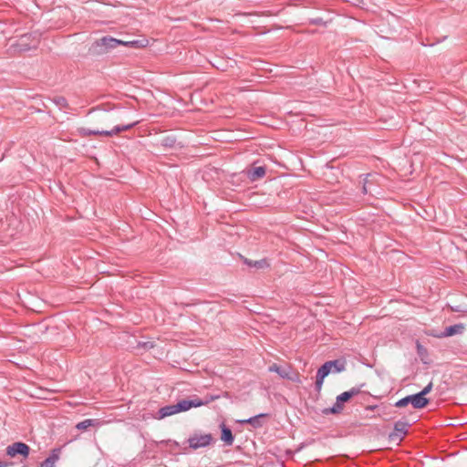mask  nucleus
<instances>
[{
	"mask_svg": "<svg viewBox=\"0 0 467 467\" xmlns=\"http://www.w3.org/2000/svg\"><path fill=\"white\" fill-rule=\"evenodd\" d=\"M60 448H55L51 451L50 455L40 463L39 467H55L60 458Z\"/></svg>",
	"mask_w": 467,
	"mask_h": 467,
	"instance_id": "9b49d317",
	"label": "nucleus"
},
{
	"mask_svg": "<svg viewBox=\"0 0 467 467\" xmlns=\"http://www.w3.org/2000/svg\"><path fill=\"white\" fill-rule=\"evenodd\" d=\"M432 386V382H430L421 391L418 392L417 395L421 399H426L425 396L431 391Z\"/></svg>",
	"mask_w": 467,
	"mask_h": 467,
	"instance_id": "a878e982",
	"label": "nucleus"
},
{
	"mask_svg": "<svg viewBox=\"0 0 467 467\" xmlns=\"http://www.w3.org/2000/svg\"><path fill=\"white\" fill-rule=\"evenodd\" d=\"M120 45L136 48L145 47L144 40L122 41L112 36H106L94 41L90 46L88 52L92 56H101Z\"/></svg>",
	"mask_w": 467,
	"mask_h": 467,
	"instance_id": "f257e3e1",
	"label": "nucleus"
},
{
	"mask_svg": "<svg viewBox=\"0 0 467 467\" xmlns=\"http://www.w3.org/2000/svg\"><path fill=\"white\" fill-rule=\"evenodd\" d=\"M99 424V421L98 420H94V419H87V420H84L80 422H78L77 425H76V428L79 431H86L88 428L91 427V426H95V425H98Z\"/></svg>",
	"mask_w": 467,
	"mask_h": 467,
	"instance_id": "aec40b11",
	"label": "nucleus"
},
{
	"mask_svg": "<svg viewBox=\"0 0 467 467\" xmlns=\"http://www.w3.org/2000/svg\"><path fill=\"white\" fill-rule=\"evenodd\" d=\"M268 370L270 372H275L279 375L280 378L282 379H293L291 374H292V368L290 366L288 365H285V366H279L275 363L272 364L269 368H268Z\"/></svg>",
	"mask_w": 467,
	"mask_h": 467,
	"instance_id": "9d476101",
	"label": "nucleus"
},
{
	"mask_svg": "<svg viewBox=\"0 0 467 467\" xmlns=\"http://www.w3.org/2000/svg\"><path fill=\"white\" fill-rule=\"evenodd\" d=\"M410 424L406 421L398 420L394 423L393 431L389 434V441L400 443L408 433Z\"/></svg>",
	"mask_w": 467,
	"mask_h": 467,
	"instance_id": "39448f33",
	"label": "nucleus"
},
{
	"mask_svg": "<svg viewBox=\"0 0 467 467\" xmlns=\"http://www.w3.org/2000/svg\"><path fill=\"white\" fill-rule=\"evenodd\" d=\"M176 410L178 412L187 411L192 408H197L202 406L201 399L194 398L192 400H182L176 404Z\"/></svg>",
	"mask_w": 467,
	"mask_h": 467,
	"instance_id": "1a4fd4ad",
	"label": "nucleus"
},
{
	"mask_svg": "<svg viewBox=\"0 0 467 467\" xmlns=\"http://www.w3.org/2000/svg\"><path fill=\"white\" fill-rule=\"evenodd\" d=\"M221 440L228 446H231L234 443V436L230 428L225 426L224 424L221 425Z\"/></svg>",
	"mask_w": 467,
	"mask_h": 467,
	"instance_id": "4468645a",
	"label": "nucleus"
},
{
	"mask_svg": "<svg viewBox=\"0 0 467 467\" xmlns=\"http://www.w3.org/2000/svg\"><path fill=\"white\" fill-rule=\"evenodd\" d=\"M265 172L266 169L265 166H258L248 169L246 175L251 182H255L262 179L265 175Z\"/></svg>",
	"mask_w": 467,
	"mask_h": 467,
	"instance_id": "f8f14e48",
	"label": "nucleus"
},
{
	"mask_svg": "<svg viewBox=\"0 0 467 467\" xmlns=\"http://www.w3.org/2000/svg\"><path fill=\"white\" fill-rule=\"evenodd\" d=\"M269 414L267 413H260L258 415L250 417L248 418L249 424L254 429L261 428L263 426L262 419L267 418Z\"/></svg>",
	"mask_w": 467,
	"mask_h": 467,
	"instance_id": "f3484780",
	"label": "nucleus"
},
{
	"mask_svg": "<svg viewBox=\"0 0 467 467\" xmlns=\"http://www.w3.org/2000/svg\"><path fill=\"white\" fill-rule=\"evenodd\" d=\"M238 422L241 423V424H249L248 419L240 420H238Z\"/></svg>",
	"mask_w": 467,
	"mask_h": 467,
	"instance_id": "c85d7f7f",
	"label": "nucleus"
},
{
	"mask_svg": "<svg viewBox=\"0 0 467 467\" xmlns=\"http://www.w3.org/2000/svg\"><path fill=\"white\" fill-rule=\"evenodd\" d=\"M244 263L245 265H247L248 266L254 267L257 269H262V268L268 266V264L265 259L253 261V260H249V259L245 258L244 260Z\"/></svg>",
	"mask_w": 467,
	"mask_h": 467,
	"instance_id": "6ab92c4d",
	"label": "nucleus"
},
{
	"mask_svg": "<svg viewBox=\"0 0 467 467\" xmlns=\"http://www.w3.org/2000/svg\"><path fill=\"white\" fill-rule=\"evenodd\" d=\"M222 397L221 394H207L205 397H204V400H201V402H202V406L203 405H207L209 404L210 402L213 401V400H216L218 399H220ZM223 397H226L228 398L229 397V393L227 391L223 392Z\"/></svg>",
	"mask_w": 467,
	"mask_h": 467,
	"instance_id": "412c9836",
	"label": "nucleus"
},
{
	"mask_svg": "<svg viewBox=\"0 0 467 467\" xmlns=\"http://www.w3.org/2000/svg\"><path fill=\"white\" fill-rule=\"evenodd\" d=\"M176 139L173 136H167L161 140V145L166 149H172L175 147Z\"/></svg>",
	"mask_w": 467,
	"mask_h": 467,
	"instance_id": "5701e85b",
	"label": "nucleus"
},
{
	"mask_svg": "<svg viewBox=\"0 0 467 467\" xmlns=\"http://www.w3.org/2000/svg\"><path fill=\"white\" fill-rule=\"evenodd\" d=\"M342 410H343V404L342 403H337V400L336 399L335 404L332 407H330V408L324 409L322 412L325 415H327V414H337V413L341 412Z\"/></svg>",
	"mask_w": 467,
	"mask_h": 467,
	"instance_id": "4be33fe9",
	"label": "nucleus"
},
{
	"mask_svg": "<svg viewBox=\"0 0 467 467\" xmlns=\"http://www.w3.org/2000/svg\"><path fill=\"white\" fill-rule=\"evenodd\" d=\"M176 413H178V411L176 410V405L175 404L167 405V406H164V407H162V408H161L159 410V411H158V419L161 420V419H164L166 417L174 415Z\"/></svg>",
	"mask_w": 467,
	"mask_h": 467,
	"instance_id": "dca6fc26",
	"label": "nucleus"
},
{
	"mask_svg": "<svg viewBox=\"0 0 467 467\" xmlns=\"http://www.w3.org/2000/svg\"><path fill=\"white\" fill-rule=\"evenodd\" d=\"M312 23H313V24H315V25H318V24H320V23H321V19H314V20L312 21Z\"/></svg>",
	"mask_w": 467,
	"mask_h": 467,
	"instance_id": "c756f323",
	"label": "nucleus"
},
{
	"mask_svg": "<svg viewBox=\"0 0 467 467\" xmlns=\"http://www.w3.org/2000/svg\"><path fill=\"white\" fill-rule=\"evenodd\" d=\"M53 102L60 109H67L68 108V103H67V100L66 99V98L64 97H61V96H58V97H55L53 99Z\"/></svg>",
	"mask_w": 467,
	"mask_h": 467,
	"instance_id": "b1692460",
	"label": "nucleus"
},
{
	"mask_svg": "<svg viewBox=\"0 0 467 467\" xmlns=\"http://www.w3.org/2000/svg\"><path fill=\"white\" fill-rule=\"evenodd\" d=\"M40 37L41 35L39 33L31 32L10 39L8 52L11 55H16L36 49L40 44Z\"/></svg>",
	"mask_w": 467,
	"mask_h": 467,
	"instance_id": "f03ea898",
	"label": "nucleus"
},
{
	"mask_svg": "<svg viewBox=\"0 0 467 467\" xmlns=\"http://www.w3.org/2000/svg\"><path fill=\"white\" fill-rule=\"evenodd\" d=\"M138 123H139V121L136 120L132 123L126 124V125H117L110 130H91V129H84L83 128L81 130V131H82V134H84L86 136L104 135V136H108V137H112V136H115V135L122 132V131H126V130L132 129Z\"/></svg>",
	"mask_w": 467,
	"mask_h": 467,
	"instance_id": "7ed1b4c3",
	"label": "nucleus"
},
{
	"mask_svg": "<svg viewBox=\"0 0 467 467\" xmlns=\"http://www.w3.org/2000/svg\"><path fill=\"white\" fill-rule=\"evenodd\" d=\"M464 330V325L462 323L455 324L450 327H445V329L442 331L441 337H448L454 335H460L462 334Z\"/></svg>",
	"mask_w": 467,
	"mask_h": 467,
	"instance_id": "ddd939ff",
	"label": "nucleus"
},
{
	"mask_svg": "<svg viewBox=\"0 0 467 467\" xmlns=\"http://www.w3.org/2000/svg\"><path fill=\"white\" fill-rule=\"evenodd\" d=\"M96 110H97V109H96V108H93V109H91L88 111V114H90V113H92V112H94V111H96Z\"/></svg>",
	"mask_w": 467,
	"mask_h": 467,
	"instance_id": "2f4dec72",
	"label": "nucleus"
},
{
	"mask_svg": "<svg viewBox=\"0 0 467 467\" xmlns=\"http://www.w3.org/2000/svg\"><path fill=\"white\" fill-rule=\"evenodd\" d=\"M213 441L212 434H194L187 440L189 447L193 450L207 447Z\"/></svg>",
	"mask_w": 467,
	"mask_h": 467,
	"instance_id": "423d86ee",
	"label": "nucleus"
},
{
	"mask_svg": "<svg viewBox=\"0 0 467 467\" xmlns=\"http://www.w3.org/2000/svg\"><path fill=\"white\" fill-rule=\"evenodd\" d=\"M327 368L326 376L333 373H340L346 369V361L344 359H334L325 362L319 369Z\"/></svg>",
	"mask_w": 467,
	"mask_h": 467,
	"instance_id": "6e6552de",
	"label": "nucleus"
},
{
	"mask_svg": "<svg viewBox=\"0 0 467 467\" xmlns=\"http://www.w3.org/2000/svg\"><path fill=\"white\" fill-rule=\"evenodd\" d=\"M411 404L414 409H422L429 404V399H421L416 394L408 395L395 403V407L403 408Z\"/></svg>",
	"mask_w": 467,
	"mask_h": 467,
	"instance_id": "20e7f679",
	"label": "nucleus"
},
{
	"mask_svg": "<svg viewBox=\"0 0 467 467\" xmlns=\"http://www.w3.org/2000/svg\"><path fill=\"white\" fill-rule=\"evenodd\" d=\"M326 372H327V368H324V369L318 368V370L317 372L315 389L317 392H319L322 389L324 379L327 377L325 375Z\"/></svg>",
	"mask_w": 467,
	"mask_h": 467,
	"instance_id": "a211bd4d",
	"label": "nucleus"
},
{
	"mask_svg": "<svg viewBox=\"0 0 467 467\" xmlns=\"http://www.w3.org/2000/svg\"><path fill=\"white\" fill-rule=\"evenodd\" d=\"M359 392H360V389L354 387V388L350 389L349 390L339 394L337 397V403L343 404V403L348 401L352 397L358 395Z\"/></svg>",
	"mask_w": 467,
	"mask_h": 467,
	"instance_id": "2eb2a0df",
	"label": "nucleus"
},
{
	"mask_svg": "<svg viewBox=\"0 0 467 467\" xmlns=\"http://www.w3.org/2000/svg\"><path fill=\"white\" fill-rule=\"evenodd\" d=\"M101 119H108V113L107 112H104L100 118Z\"/></svg>",
	"mask_w": 467,
	"mask_h": 467,
	"instance_id": "7c9ffc66",
	"label": "nucleus"
},
{
	"mask_svg": "<svg viewBox=\"0 0 467 467\" xmlns=\"http://www.w3.org/2000/svg\"><path fill=\"white\" fill-rule=\"evenodd\" d=\"M417 351H418V354H419L420 357H422L423 355L427 354V349L423 346H421L420 343H417ZM421 360L425 364L428 363L427 361H425L423 359V358H421Z\"/></svg>",
	"mask_w": 467,
	"mask_h": 467,
	"instance_id": "bb28decb",
	"label": "nucleus"
},
{
	"mask_svg": "<svg viewBox=\"0 0 467 467\" xmlns=\"http://www.w3.org/2000/svg\"><path fill=\"white\" fill-rule=\"evenodd\" d=\"M369 177H372V174H369V173L366 174L365 177L363 178V186H362L361 192L364 195L370 192V191L368 190V185L370 183Z\"/></svg>",
	"mask_w": 467,
	"mask_h": 467,
	"instance_id": "393cba45",
	"label": "nucleus"
},
{
	"mask_svg": "<svg viewBox=\"0 0 467 467\" xmlns=\"http://www.w3.org/2000/svg\"><path fill=\"white\" fill-rule=\"evenodd\" d=\"M11 463L7 462H4V461H0V467H7L9 466Z\"/></svg>",
	"mask_w": 467,
	"mask_h": 467,
	"instance_id": "cd10ccee",
	"label": "nucleus"
},
{
	"mask_svg": "<svg viewBox=\"0 0 467 467\" xmlns=\"http://www.w3.org/2000/svg\"><path fill=\"white\" fill-rule=\"evenodd\" d=\"M29 452L30 447L22 441L14 442L6 447V454L10 457H15L19 454L26 458Z\"/></svg>",
	"mask_w": 467,
	"mask_h": 467,
	"instance_id": "0eeeda50",
	"label": "nucleus"
}]
</instances>
